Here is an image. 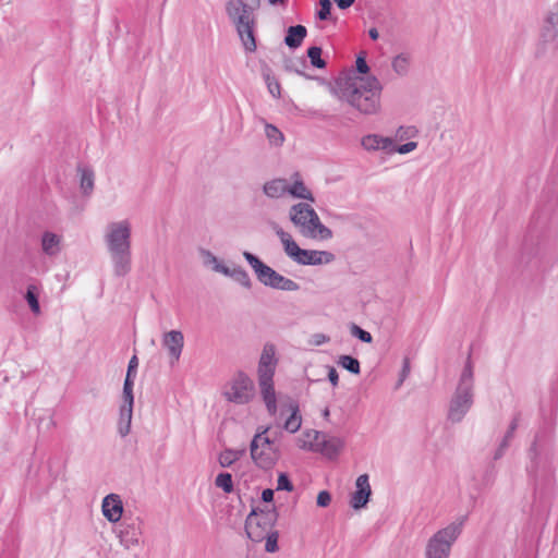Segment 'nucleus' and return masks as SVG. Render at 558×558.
<instances>
[{
	"label": "nucleus",
	"mask_w": 558,
	"mask_h": 558,
	"mask_svg": "<svg viewBox=\"0 0 558 558\" xmlns=\"http://www.w3.org/2000/svg\"><path fill=\"white\" fill-rule=\"evenodd\" d=\"M529 480L533 485L531 511L536 518H547L555 493V476L551 465V427H541L527 451Z\"/></svg>",
	"instance_id": "obj_1"
},
{
	"label": "nucleus",
	"mask_w": 558,
	"mask_h": 558,
	"mask_svg": "<svg viewBox=\"0 0 558 558\" xmlns=\"http://www.w3.org/2000/svg\"><path fill=\"white\" fill-rule=\"evenodd\" d=\"M366 52L356 56L355 71L336 81L333 94L364 116L378 114L381 109L383 85L375 75H369Z\"/></svg>",
	"instance_id": "obj_2"
},
{
	"label": "nucleus",
	"mask_w": 558,
	"mask_h": 558,
	"mask_svg": "<svg viewBox=\"0 0 558 558\" xmlns=\"http://www.w3.org/2000/svg\"><path fill=\"white\" fill-rule=\"evenodd\" d=\"M474 403V374L471 354H469L458 385L452 393L447 412V421L451 424L462 422Z\"/></svg>",
	"instance_id": "obj_3"
},
{
	"label": "nucleus",
	"mask_w": 558,
	"mask_h": 558,
	"mask_svg": "<svg viewBox=\"0 0 558 558\" xmlns=\"http://www.w3.org/2000/svg\"><path fill=\"white\" fill-rule=\"evenodd\" d=\"M468 514L459 517L456 521L437 531L427 542L426 558H449L451 547L462 533Z\"/></svg>",
	"instance_id": "obj_4"
},
{
	"label": "nucleus",
	"mask_w": 558,
	"mask_h": 558,
	"mask_svg": "<svg viewBox=\"0 0 558 558\" xmlns=\"http://www.w3.org/2000/svg\"><path fill=\"white\" fill-rule=\"evenodd\" d=\"M243 257L248 263V265L254 270V274L257 280L264 284L265 287H269L271 289L281 290V291H298L300 290V284L293 281L290 278H287L270 266L266 265L258 256L255 254L244 251Z\"/></svg>",
	"instance_id": "obj_5"
},
{
	"label": "nucleus",
	"mask_w": 558,
	"mask_h": 558,
	"mask_svg": "<svg viewBox=\"0 0 558 558\" xmlns=\"http://www.w3.org/2000/svg\"><path fill=\"white\" fill-rule=\"evenodd\" d=\"M279 513L276 506L254 507L246 517L245 532L247 537L255 543L263 542L267 533L275 531Z\"/></svg>",
	"instance_id": "obj_6"
},
{
	"label": "nucleus",
	"mask_w": 558,
	"mask_h": 558,
	"mask_svg": "<svg viewBox=\"0 0 558 558\" xmlns=\"http://www.w3.org/2000/svg\"><path fill=\"white\" fill-rule=\"evenodd\" d=\"M269 427H259L250 445L253 461L264 470L271 469L280 458V451L275 440L266 436Z\"/></svg>",
	"instance_id": "obj_7"
},
{
	"label": "nucleus",
	"mask_w": 558,
	"mask_h": 558,
	"mask_svg": "<svg viewBox=\"0 0 558 558\" xmlns=\"http://www.w3.org/2000/svg\"><path fill=\"white\" fill-rule=\"evenodd\" d=\"M260 0H229L226 3V12L228 17L234 24L236 29L253 24L254 10L258 9Z\"/></svg>",
	"instance_id": "obj_8"
},
{
	"label": "nucleus",
	"mask_w": 558,
	"mask_h": 558,
	"mask_svg": "<svg viewBox=\"0 0 558 558\" xmlns=\"http://www.w3.org/2000/svg\"><path fill=\"white\" fill-rule=\"evenodd\" d=\"M107 230L105 242L108 252L131 250V225L128 220L111 222Z\"/></svg>",
	"instance_id": "obj_9"
},
{
	"label": "nucleus",
	"mask_w": 558,
	"mask_h": 558,
	"mask_svg": "<svg viewBox=\"0 0 558 558\" xmlns=\"http://www.w3.org/2000/svg\"><path fill=\"white\" fill-rule=\"evenodd\" d=\"M314 438L308 444V449L320 452L324 457L332 460L336 459L344 448V441L336 436H330L323 432L312 430ZM311 437V432L306 433Z\"/></svg>",
	"instance_id": "obj_10"
},
{
	"label": "nucleus",
	"mask_w": 558,
	"mask_h": 558,
	"mask_svg": "<svg viewBox=\"0 0 558 558\" xmlns=\"http://www.w3.org/2000/svg\"><path fill=\"white\" fill-rule=\"evenodd\" d=\"M254 385L250 377L240 372L233 379L230 389L225 392L228 401L236 404H246L253 397Z\"/></svg>",
	"instance_id": "obj_11"
},
{
	"label": "nucleus",
	"mask_w": 558,
	"mask_h": 558,
	"mask_svg": "<svg viewBox=\"0 0 558 558\" xmlns=\"http://www.w3.org/2000/svg\"><path fill=\"white\" fill-rule=\"evenodd\" d=\"M291 250L293 251L290 254V258L304 266L330 264L336 259L335 254L328 251L305 250L299 245L291 246Z\"/></svg>",
	"instance_id": "obj_12"
},
{
	"label": "nucleus",
	"mask_w": 558,
	"mask_h": 558,
	"mask_svg": "<svg viewBox=\"0 0 558 558\" xmlns=\"http://www.w3.org/2000/svg\"><path fill=\"white\" fill-rule=\"evenodd\" d=\"M141 535L142 521L140 518L128 519L124 517L123 521L119 525V537L121 544L126 548L138 545Z\"/></svg>",
	"instance_id": "obj_13"
},
{
	"label": "nucleus",
	"mask_w": 558,
	"mask_h": 558,
	"mask_svg": "<svg viewBox=\"0 0 558 558\" xmlns=\"http://www.w3.org/2000/svg\"><path fill=\"white\" fill-rule=\"evenodd\" d=\"M372 488L369 485V477L367 474H362L356 478L355 492L352 494L350 499V506L354 510H361L366 508L371 500Z\"/></svg>",
	"instance_id": "obj_14"
},
{
	"label": "nucleus",
	"mask_w": 558,
	"mask_h": 558,
	"mask_svg": "<svg viewBox=\"0 0 558 558\" xmlns=\"http://www.w3.org/2000/svg\"><path fill=\"white\" fill-rule=\"evenodd\" d=\"M122 399L123 403L120 407L118 432L121 437H125L131 430V422L134 405L133 390H122Z\"/></svg>",
	"instance_id": "obj_15"
},
{
	"label": "nucleus",
	"mask_w": 558,
	"mask_h": 558,
	"mask_svg": "<svg viewBox=\"0 0 558 558\" xmlns=\"http://www.w3.org/2000/svg\"><path fill=\"white\" fill-rule=\"evenodd\" d=\"M43 284L39 280L34 278L27 279L26 288L23 293V299L27 303L29 311L34 316H39L41 314L39 296L43 293Z\"/></svg>",
	"instance_id": "obj_16"
},
{
	"label": "nucleus",
	"mask_w": 558,
	"mask_h": 558,
	"mask_svg": "<svg viewBox=\"0 0 558 558\" xmlns=\"http://www.w3.org/2000/svg\"><path fill=\"white\" fill-rule=\"evenodd\" d=\"M286 413H290L287 420L283 423V428L294 434L301 428L302 417L300 414V407L298 401L289 399L287 403H281L280 415H284Z\"/></svg>",
	"instance_id": "obj_17"
},
{
	"label": "nucleus",
	"mask_w": 558,
	"mask_h": 558,
	"mask_svg": "<svg viewBox=\"0 0 558 558\" xmlns=\"http://www.w3.org/2000/svg\"><path fill=\"white\" fill-rule=\"evenodd\" d=\"M102 514L111 523H117L123 515V502L119 495L109 494L102 499Z\"/></svg>",
	"instance_id": "obj_18"
},
{
	"label": "nucleus",
	"mask_w": 558,
	"mask_h": 558,
	"mask_svg": "<svg viewBox=\"0 0 558 558\" xmlns=\"http://www.w3.org/2000/svg\"><path fill=\"white\" fill-rule=\"evenodd\" d=\"M272 378L274 377H269L268 375H264V377H258L260 393L265 402L266 409L269 415L271 416L276 415L278 410Z\"/></svg>",
	"instance_id": "obj_19"
},
{
	"label": "nucleus",
	"mask_w": 558,
	"mask_h": 558,
	"mask_svg": "<svg viewBox=\"0 0 558 558\" xmlns=\"http://www.w3.org/2000/svg\"><path fill=\"white\" fill-rule=\"evenodd\" d=\"M277 359H276V348L271 343H266L264 345L263 352L260 354V359L258 362V377H264V375H268L269 377H274L276 369Z\"/></svg>",
	"instance_id": "obj_20"
},
{
	"label": "nucleus",
	"mask_w": 558,
	"mask_h": 558,
	"mask_svg": "<svg viewBox=\"0 0 558 558\" xmlns=\"http://www.w3.org/2000/svg\"><path fill=\"white\" fill-rule=\"evenodd\" d=\"M162 344L169 351L171 365L179 361L184 345L183 333L179 330H171L163 335Z\"/></svg>",
	"instance_id": "obj_21"
},
{
	"label": "nucleus",
	"mask_w": 558,
	"mask_h": 558,
	"mask_svg": "<svg viewBox=\"0 0 558 558\" xmlns=\"http://www.w3.org/2000/svg\"><path fill=\"white\" fill-rule=\"evenodd\" d=\"M113 265V274L117 277H125L131 271V250L109 252Z\"/></svg>",
	"instance_id": "obj_22"
},
{
	"label": "nucleus",
	"mask_w": 558,
	"mask_h": 558,
	"mask_svg": "<svg viewBox=\"0 0 558 558\" xmlns=\"http://www.w3.org/2000/svg\"><path fill=\"white\" fill-rule=\"evenodd\" d=\"M307 36V28L304 25H291L286 31L283 43L292 50L298 49Z\"/></svg>",
	"instance_id": "obj_23"
},
{
	"label": "nucleus",
	"mask_w": 558,
	"mask_h": 558,
	"mask_svg": "<svg viewBox=\"0 0 558 558\" xmlns=\"http://www.w3.org/2000/svg\"><path fill=\"white\" fill-rule=\"evenodd\" d=\"M292 179L293 183H288V194L294 198H301L314 203L315 197L313 193L304 184L301 174L299 172H294L292 174Z\"/></svg>",
	"instance_id": "obj_24"
},
{
	"label": "nucleus",
	"mask_w": 558,
	"mask_h": 558,
	"mask_svg": "<svg viewBox=\"0 0 558 558\" xmlns=\"http://www.w3.org/2000/svg\"><path fill=\"white\" fill-rule=\"evenodd\" d=\"M311 211H313V207L311 205L307 203H298L291 206L289 210V218L291 222L301 230L308 220Z\"/></svg>",
	"instance_id": "obj_25"
},
{
	"label": "nucleus",
	"mask_w": 558,
	"mask_h": 558,
	"mask_svg": "<svg viewBox=\"0 0 558 558\" xmlns=\"http://www.w3.org/2000/svg\"><path fill=\"white\" fill-rule=\"evenodd\" d=\"M80 174V187L84 196L92 195L95 185V172L89 166H77Z\"/></svg>",
	"instance_id": "obj_26"
},
{
	"label": "nucleus",
	"mask_w": 558,
	"mask_h": 558,
	"mask_svg": "<svg viewBox=\"0 0 558 558\" xmlns=\"http://www.w3.org/2000/svg\"><path fill=\"white\" fill-rule=\"evenodd\" d=\"M264 193L270 198H278L288 193V180L274 179L266 182L263 186Z\"/></svg>",
	"instance_id": "obj_27"
},
{
	"label": "nucleus",
	"mask_w": 558,
	"mask_h": 558,
	"mask_svg": "<svg viewBox=\"0 0 558 558\" xmlns=\"http://www.w3.org/2000/svg\"><path fill=\"white\" fill-rule=\"evenodd\" d=\"M255 20L253 24H247L246 26L241 27V29H236L239 37L248 52H254L257 48L256 46V37H255Z\"/></svg>",
	"instance_id": "obj_28"
},
{
	"label": "nucleus",
	"mask_w": 558,
	"mask_h": 558,
	"mask_svg": "<svg viewBox=\"0 0 558 558\" xmlns=\"http://www.w3.org/2000/svg\"><path fill=\"white\" fill-rule=\"evenodd\" d=\"M60 236L53 232L46 231L41 235V248L46 255L54 256L60 251Z\"/></svg>",
	"instance_id": "obj_29"
},
{
	"label": "nucleus",
	"mask_w": 558,
	"mask_h": 558,
	"mask_svg": "<svg viewBox=\"0 0 558 558\" xmlns=\"http://www.w3.org/2000/svg\"><path fill=\"white\" fill-rule=\"evenodd\" d=\"M558 35V2L553 11L549 12L545 26H544V38L546 40L555 39Z\"/></svg>",
	"instance_id": "obj_30"
},
{
	"label": "nucleus",
	"mask_w": 558,
	"mask_h": 558,
	"mask_svg": "<svg viewBox=\"0 0 558 558\" xmlns=\"http://www.w3.org/2000/svg\"><path fill=\"white\" fill-rule=\"evenodd\" d=\"M301 234L308 239L329 240L332 238V231L326 227L322 221L316 223L314 228L301 230Z\"/></svg>",
	"instance_id": "obj_31"
},
{
	"label": "nucleus",
	"mask_w": 558,
	"mask_h": 558,
	"mask_svg": "<svg viewBox=\"0 0 558 558\" xmlns=\"http://www.w3.org/2000/svg\"><path fill=\"white\" fill-rule=\"evenodd\" d=\"M262 75L267 85L269 94L275 98H280V83L274 76L271 69L267 64H264L262 68Z\"/></svg>",
	"instance_id": "obj_32"
},
{
	"label": "nucleus",
	"mask_w": 558,
	"mask_h": 558,
	"mask_svg": "<svg viewBox=\"0 0 558 558\" xmlns=\"http://www.w3.org/2000/svg\"><path fill=\"white\" fill-rule=\"evenodd\" d=\"M245 453V449L234 450V449H225L219 454V464L222 468H230L236 460H239Z\"/></svg>",
	"instance_id": "obj_33"
},
{
	"label": "nucleus",
	"mask_w": 558,
	"mask_h": 558,
	"mask_svg": "<svg viewBox=\"0 0 558 558\" xmlns=\"http://www.w3.org/2000/svg\"><path fill=\"white\" fill-rule=\"evenodd\" d=\"M392 70L400 76H404L409 72L410 56L408 53L397 54L391 62Z\"/></svg>",
	"instance_id": "obj_34"
},
{
	"label": "nucleus",
	"mask_w": 558,
	"mask_h": 558,
	"mask_svg": "<svg viewBox=\"0 0 558 558\" xmlns=\"http://www.w3.org/2000/svg\"><path fill=\"white\" fill-rule=\"evenodd\" d=\"M338 364L351 374L359 375L361 373L360 361L352 355H341L338 360Z\"/></svg>",
	"instance_id": "obj_35"
},
{
	"label": "nucleus",
	"mask_w": 558,
	"mask_h": 558,
	"mask_svg": "<svg viewBox=\"0 0 558 558\" xmlns=\"http://www.w3.org/2000/svg\"><path fill=\"white\" fill-rule=\"evenodd\" d=\"M323 49L319 46H311L307 49V57L312 66L316 69H325L327 62L322 58Z\"/></svg>",
	"instance_id": "obj_36"
},
{
	"label": "nucleus",
	"mask_w": 558,
	"mask_h": 558,
	"mask_svg": "<svg viewBox=\"0 0 558 558\" xmlns=\"http://www.w3.org/2000/svg\"><path fill=\"white\" fill-rule=\"evenodd\" d=\"M215 485L226 494H230L234 490L232 475L229 472L219 473L215 478Z\"/></svg>",
	"instance_id": "obj_37"
},
{
	"label": "nucleus",
	"mask_w": 558,
	"mask_h": 558,
	"mask_svg": "<svg viewBox=\"0 0 558 558\" xmlns=\"http://www.w3.org/2000/svg\"><path fill=\"white\" fill-rule=\"evenodd\" d=\"M231 278L246 289L252 288V280L250 276L241 266H234L232 268Z\"/></svg>",
	"instance_id": "obj_38"
},
{
	"label": "nucleus",
	"mask_w": 558,
	"mask_h": 558,
	"mask_svg": "<svg viewBox=\"0 0 558 558\" xmlns=\"http://www.w3.org/2000/svg\"><path fill=\"white\" fill-rule=\"evenodd\" d=\"M265 133L271 144L278 146L283 143V134L277 126L267 123L265 125Z\"/></svg>",
	"instance_id": "obj_39"
},
{
	"label": "nucleus",
	"mask_w": 558,
	"mask_h": 558,
	"mask_svg": "<svg viewBox=\"0 0 558 558\" xmlns=\"http://www.w3.org/2000/svg\"><path fill=\"white\" fill-rule=\"evenodd\" d=\"M276 233L281 240L284 253L290 257V254L293 251V250H291V246H298L296 242L292 239V236L288 232L283 231L279 227L276 228Z\"/></svg>",
	"instance_id": "obj_40"
},
{
	"label": "nucleus",
	"mask_w": 558,
	"mask_h": 558,
	"mask_svg": "<svg viewBox=\"0 0 558 558\" xmlns=\"http://www.w3.org/2000/svg\"><path fill=\"white\" fill-rule=\"evenodd\" d=\"M276 233L281 240L284 253L290 257V254L293 251V250H291V246H298L296 242L292 239V236L288 232L283 231L279 227L276 228Z\"/></svg>",
	"instance_id": "obj_41"
},
{
	"label": "nucleus",
	"mask_w": 558,
	"mask_h": 558,
	"mask_svg": "<svg viewBox=\"0 0 558 558\" xmlns=\"http://www.w3.org/2000/svg\"><path fill=\"white\" fill-rule=\"evenodd\" d=\"M204 254L209 258V262L214 264V270L231 278L232 268L220 263L218 258L209 251H203Z\"/></svg>",
	"instance_id": "obj_42"
},
{
	"label": "nucleus",
	"mask_w": 558,
	"mask_h": 558,
	"mask_svg": "<svg viewBox=\"0 0 558 558\" xmlns=\"http://www.w3.org/2000/svg\"><path fill=\"white\" fill-rule=\"evenodd\" d=\"M319 9L316 11V19L319 21H328L331 17L332 3L330 0H319Z\"/></svg>",
	"instance_id": "obj_43"
},
{
	"label": "nucleus",
	"mask_w": 558,
	"mask_h": 558,
	"mask_svg": "<svg viewBox=\"0 0 558 558\" xmlns=\"http://www.w3.org/2000/svg\"><path fill=\"white\" fill-rule=\"evenodd\" d=\"M278 538H279L278 531L275 530L272 532L267 533V536H265V538H264V541H265V550L267 553H276V551H278V549H279Z\"/></svg>",
	"instance_id": "obj_44"
},
{
	"label": "nucleus",
	"mask_w": 558,
	"mask_h": 558,
	"mask_svg": "<svg viewBox=\"0 0 558 558\" xmlns=\"http://www.w3.org/2000/svg\"><path fill=\"white\" fill-rule=\"evenodd\" d=\"M350 331L353 337L357 338L364 343H371L373 341L372 335L356 324H351Z\"/></svg>",
	"instance_id": "obj_45"
},
{
	"label": "nucleus",
	"mask_w": 558,
	"mask_h": 558,
	"mask_svg": "<svg viewBox=\"0 0 558 558\" xmlns=\"http://www.w3.org/2000/svg\"><path fill=\"white\" fill-rule=\"evenodd\" d=\"M380 135L369 134L362 138V146L366 150H378L380 147Z\"/></svg>",
	"instance_id": "obj_46"
},
{
	"label": "nucleus",
	"mask_w": 558,
	"mask_h": 558,
	"mask_svg": "<svg viewBox=\"0 0 558 558\" xmlns=\"http://www.w3.org/2000/svg\"><path fill=\"white\" fill-rule=\"evenodd\" d=\"M294 488L289 475L284 472L279 473L277 480V490L292 492Z\"/></svg>",
	"instance_id": "obj_47"
},
{
	"label": "nucleus",
	"mask_w": 558,
	"mask_h": 558,
	"mask_svg": "<svg viewBox=\"0 0 558 558\" xmlns=\"http://www.w3.org/2000/svg\"><path fill=\"white\" fill-rule=\"evenodd\" d=\"M411 371L410 360L409 357H404L402 362V368L399 374V379L396 385V389L400 388L403 381L408 378Z\"/></svg>",
	"instance_id": "obj_48"
},
{
	"label": "nucleus",
	"mask_w": 558,
	"mask_h": 558,
	"mask_svg": "<svg viewBox=\"0 0 558 558\" xmlns=\"http://www.w3.org/2000/svg\"><path fill=\"white\" fill-rule=\"evenodd\" d=\"M519 418H520L519 413L513 416V418L511 420V422L509 424L508 430L506 432V434L502 438V439H507V442H509V444H510V440L513 438L514 432L517 430V428L519 426Z\"/></svg>",
	"instance_id": "obj_49"
},
{
	"label": "nucleus",
	"mask_w": 558,
	"mask_h": 558,
	"mask_svg": "<svg viewBox=\"0 0 558 558\" xmlns=\"http://www.w3.org/2000/svg\"><path fill=\"white\" fill-rule=\"evenodd\" d=\"M331 502V494L328 490H320L316 498L318 507L326 508Z\"/></svg>",
	"instance_id": "obj_50"
},
{
	"label": "nucleus",
	"mask_w": 558,
	"mask_h": 558,
	"mask_svg": "<svg viewBox=\"0 0 558 558\" xmlns=\"http://www.w3.org/2000/svg\"><path fill=\"white\" fill-rule=\"evenodd\" d=\"M137 367H138V359L136 355H133L131 357V360L129 361L125 377L135 378L136 374H137Z\"/></svg>",
	"instance_id": "obj_51"
},
{
	"label": "nucleus",
	"mask_w": 558,
	"mask_h": 558,
	"mask_svg": "<svg viewBox=\"0 0 558 558\" xmlns=\"http://www.w3.org/2000/svg\"><path fill=\"white\" fill-rule=\"evenodd\" d=\"M379 142H380L379 149H383V150H385L387 153H396L395 148H396L397 145H395L392 138L380 136Z\"/></svg>",
	"instance_id": "obj_52"
},
{
	"label": "nucleus",
	"mask_w": 558,
	"mask_h": 558,
	"mask_svg": "<svg viewBox=\"0 0 558 558\" xmlns=\"http://www.w3.org/2000/svg\"><path fill=\"white\" fill-rule=\"evenodd\" d=\"M416 147H417V143L416 142H408V143L402 144V145H397L395 150H396V153H399L401 155H405V154L411 153L412 150H414Z\"/></svg>",
	"instance_id": "obj_53"
},
{
	"label": "nucleus",
	"mask_w": 558,
	"mask_h": 558,
	"mask_svg": "<svg viewBox=\"0 0 558 558\" xmlns=\"http://www.w3.org/2000/svg\"><path fill=\"white\" fill-rule=\"evenodd\" d=\"M329 340H330V338L327 335L317 332V333L312 335L310 342L314 345H322V344L328 342Z\"/></svg>",
	"instance_id": "obj_54"
},
{
	"label": "nucleus",
	"mask_w": 558,
	"mask_h": 558,
	"mask_svg": "<svg viewBox=\"0 0 558 558\" xmlns=\"http://www.w3.org/2000/svg\"><path fill=\"white\" fill-rule=\"evenodd\" d=\"M508 447H509V442H507V439H502L501 442L499 444L498 448L496 449L493 459L495 461L501 459Z\"/></svg>",
	"instance_id": "obj_55"
},
{
	"label": "nucleus",
	"mask_w": 558,
	"mask_h": 558,
	"mask_svg": "<svg viewBox=\"0 0 558 558\" xmlns=\"http://www.w3.org/2000/svg\"><path fill=\"white\" fill-rule=\"evenodd\" d=\"M320 219L317 213L313 209L308 215V220L306 221L304 228L302 230H307V228H314L316 223H319Z\"/></svg>",
	"instance_id": "obj_56"
},
{
	"label": "nucleus",
	"mask_w": 558,
	"mask_h": 558,
	"mask_svg": "<svg viewBox=\"0 0 558 558\" xmlns=\"http://www.w3.org/2000/svg\"><path fill=\"white\" fill-rule=\"evenodd\" d=\"M328 380L330 381V384L336 387L338 386V383H339V374L337 372V369L333 367V366H328Z\"/></svg>",
	"instance_id": "obj_57"
},
{
	"label": "nucleus",
	"mask_w": 558,
	"mask_h": 558,
	"mask_svg": "<svg viewBox=\"0 0 558 558\" xmlns=\"http://www.w3.org/2000/svg\"><path fill=\"white\" fill-rule=\"evenodd\" d=\"M274 495H275V492L271 488H266L262 492L260 499L263 502L267 504V506H268L269 504H272Z\"/></svg>",
	"instance_id": "obj_58"
},
{
	"label": "nucleus",
	"mask_w": 558,
	"mask_h": 558,
	"mask_svg": "<svg viewBox=\"0 0 558 558\" xmlns=\"http://www.w3.org/2000/svg\"><path fill=\"white\" fill-rule=\"evenodd\" d=\"M333 1L337 4V7L341 10L349 9L355 2V0H333Z\"/></svg>",
	"instance_id": "obj_59"
},
{
	"label": "nucleus",
	"mask_w": 558,
	"mask_h": 558,
	"mask_svg": "<svg viewBox=\"0 0 558 558\" xmlns=\"http://www.w3.org/2000/svg\"><path fill=\"white\" fill-rule=\"evenodd\" d=\"M135 378L125 377L123 383V390H133Z\"/></svg>",
	"instance_id": "obj_60"
},
{
	"label": "nucleus",
	"mask_w": 558,
	"mask_h": 558,
	"mask_svg": "<svg viewBox=\"0 0 558 558\" xmlns=\"http://www.w3.org/2000/svg\"><path fill=\"white\" fill-rule=\"evenodd\" d=\"M368 36L372 40H377L379 37V33H378L377 28H375V27L369 28Z\"/></svg>",
	"instance_id": "obj_61"
},
{
	"label": "nucleus",
	"mask_w": 558,
	"mask_h": 558,
	"mask_svg": "<svg viewBox=\"0 0 558 558\" xmlns=\"http://www.w3.org/2000/svg\"><path fill=\"white\" fill-rule=\"evenodd\" d=\"M284 69L288 72H293L294 64H293V61L291 59H288V60L284 61Z\"/></svg>",
	"instance_id": "obj_62"
},
{
	"label": "nucleus",
	"mask_w": 558,
	"mask_h": 558,
	"mask_svg": "<svg viewBox=\"0 0 558 558\" xmlns=\"http://www.w3.org/2000/svg\"><path fill=\"white\" fill-rule=\"evenodd\" d=\"M493 475H494V465H492V466L489 468V470L486 472V475H485V482H486V484H488V483H489L490 477H493Z\"/></svg>",
	"instance_id": "obj_63"
},
{
	"label": "nucleus",
	"mask_w": 558,
	"mask_h": 558,
	"mask_svg": "<svg viewBox=\"0 0 558 558\" xmlns=\"http://www.w3.org/2000/svg\"><path fill=\"white\" fill-rule=\"evenodd\" d=\"M293 72L296 73L298 75H301V76L307 78V80L313 78V76L306 74L304 71H302L300 69L294 68Z\"/></svg>",
	"instance_id": "obj_64"
}]
</instances>
